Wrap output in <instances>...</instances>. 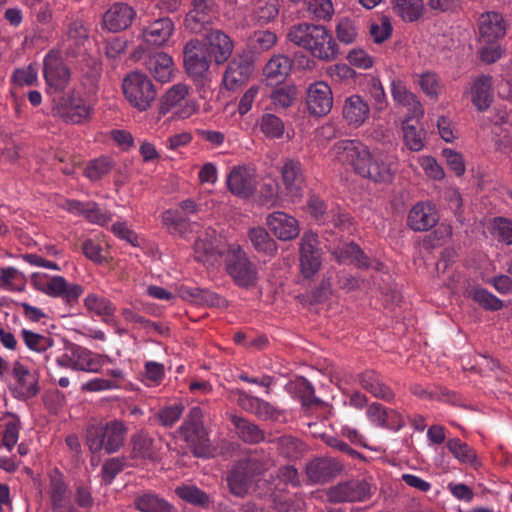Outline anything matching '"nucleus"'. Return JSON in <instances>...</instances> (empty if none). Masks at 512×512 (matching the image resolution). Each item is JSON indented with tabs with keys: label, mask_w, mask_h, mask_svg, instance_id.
I'll return each mask as SVG.
<instances>
[{
	"label": "nucleus",
	"mask_w": 512,
	"mask_h": 512,
	"mask_svg": "<svg viewBox=\"0 0 512 512\" xmlns=\"http://www.w3.org/2000/svg\"><path fill=\"white\" fill-rule=\"evenodd\" d=\"M210 55L217 64L225 63L233 53L234 43L220 30H211L205 35Z\"/></svg>",
	"instance_id": "7c9ffc66"
},
{
	"label": "nucleus",
	"mask_w": 512,
	"mask_h": 512,
	"mask_svg": "<svg viewBox=\"0 0 512 512\" xmlns=\"http://www.w3.org/2000/svg\"><path fill=\"white\" fill-rule=\"evenodd\" d=\"M468 297L485 310L498 311L503 307V301L484 288L471 289Z\"/></svg>",
	"instance_id": "864d4df0"
},
{
	"label": "nucleus",
	"mask_w": 512,
	"mask_h": 512,
	"mask_svg": "<svg viewBox=\"0 0 512 512\" xmlns=\"http://www.w3.org/2000/svg\"><path fill=\"white\" fill-rule=\"evenodd\" d=\"M96 103L73 88L59 99L52 110L66 123L83 124L91 120Z\"/></svg>",
	"instance_id": "39448f33"
},
{
	"label": "nucleus",
	"mask_w": 512,
	"mask_h": 512,
	"mask_svg": "<svg viewBox=\"0 0 512 512\" xmlns=\"http://www.w3.org/2000/svg\"><path fill=\"white\" fill-rule=\"evenodd\" d=\"M43 73L47 86L55 91H63L71 80L69 67L53 53L45 56Z\"/></svg>",
	"instance_id": "aec40b11"
},
{
	"label": "nucleus",
	"mask_w": 512,
	"mask_h": 512,
	"mask_svg": "<svg viewBox=\"0 0 512 512\" xmlns=\"http://www.w3.org/2000/svg\"><path fill=\"white\" fill-rule=\"evenodd\" d=\"M248 238L253 248L268 256H275L277 253V243L263 227H253L248 231Z\"/></svg>",
	"instance_id": "c03bdc74"
},
{
	"label": "nucleus",
	"mask_w": 512,
	"mask_h": 512,
	"mask_svg": "<svg viewBox=\"0 0 512 512\" xmlns=\"http://www.w3.org/2000/svg\"><path fill=\"white\" fill-rule=\"evenodd\" d=\"M391 95L395 103L407 109L406 121L420 119L424 115V108L416 95L399 79L391 82Z\"/></svg>",
	"instance_id": "bb28decb"
},
{
	"label": "nucleus",
	"mask_w": 512,
	"mask_h": 512,
	"mask_svg": "<svg viewBox=\"0 0 512 512\" xmlns=\"http://www.w3.org/2000/svg\"><path fill=\"white\" fill-rule=\"evenodd\" d=\"M183 62L187 74L195 81L203 79L210 67L206 51L198 39H191L185 44Z\"/></svg>",
	"instance_id": "2eb2a0df"
},
{
	"label": "nucleus",
	"mask_w": 512,
	"mask_h": 512,
	"mask_svg": "<svg viewBox=\"0 0 512 512\" xmlns=\"http://www.w3.org/2000/svg\"><path fill=\"white\" fill-rule=\"evenodd\" d=\"M21 335L25 345L32 351L41 353L46 351L53 345L50 337L35 333L33 331L23 329Z\"/></svg>",
	"instance_id": "680f3d73"
},
{
	"label": "nucleus",
	"mask_w": 512,
	"mask_h": 512,
	"mask_svg": "<svg viewBox=\"0 0 512 512\" xmlns=\"http://www.w3.org/2000/svg\"><path fill=\"white\" fill-rule=\"evenodd\" d=\"M291 391L301 401L303 407L322 406L324 402L315 396L312 384L304 377L295 379L290 385Z\"/></svg>",
	"instance_id": "49530a36"
},
{
	"label": "nucleus",
	"mask_w": 512,
	"mask_h": 512,
	"mask_svg": "<svg viewBox=\"0 0 512 512\" xmlns=\"http://www.w3.org/2000/svg\"><path fill=\"white\" fill-rule=\"evenodd\" d=\"M446 447L453 455V457L457 459L461 464L468 465L475 470L482 466L476 451L459 438L448 439L446 442Z\"/></svg>",
	"instance_id": "58836bf2"
},
{
	"label": "nucleus",
	"mask_w": 512,
	"mask_h": 512,
	"mask_svg": "<svg viewBox=\"0 0 512 512\" xmlns=\"http://www.w3.org/2000/svg\"><path fill=\"white\" fill-rule=\"evenodd\" d=\"M287 40L321 61H332L339 53L335 39L323 25L310 23L293 25L287 32Z\"/></svg>",
	"instance_id": "f03ea898"
},
{
	"label": "nucleus",
	"mask_w": 512,
	"mask_h": 512,
	"mask_svg": "<svg viewBox=\"0 0 512 512\" xmlns=\"http://www.w3.org/2000/svg\"><path fill=\"white\" fill-rule=\"evenodd\" d=\"M336 35L340 42L351 44L357 37V30L353 20L344 17L336 25Z\"/></svg>",
	"instance_id": "69168bd1"
},
{
	"label": "nucleus",
	"mask_w": 512,
	"mask_h": 512,
	"mask_svg": "<svg viewBox=\"0 0 512 512\" xmlns=\"http://www.w3.org/2000/svg\"><path fill=\"white\" fill-rule=\"evenodd\" d=\"M342 116L349 127H361L370 116V106L360 95L354 94L344 100Z\"/></svg>",
	"instance_id": "c85d7f7f"
},
{
	"label": "nucleus",
	"mask_w": 512,
	"mask_h": 512,
	"mask_svg": "<svg viewBox=\"0 0 512 512\" xmlns=\"http://www.w3.org/2000/svg\"><path fill=\"white\" fill-rule=\"evenodd\" d=\"M0 421L3 427L0 447H4L10 452L14 449L19 440L22 423L20 417L12 412L5 413Z\"/></svg>",
	"instance_id": "e433bc0d"
},
{
	"label": "nucleus",
	"mask_w": 512,
	"mask_h": 512,
	"mask_svg": "<svg viewBox=\"0 0 512 512\" xmlns=\"http://www.w3.org/2000/svg\"><path fill=\"white\" fill-rule=\"evenodd\" d=\"M298 96V89L296 85L286 83L274 88L270 94L271 101L276 108L291 107L296 101Z\"/></svg>",
	"instance_id": "8fccbe9b"
},
{
	"label": "nucleus",
	"mask_w": 512,
	"mask_h": 512,
	"mask_svg": "<svg viewBox=\"0 0 512 512\" xmlns=\"http://www.w3.org/2000/svg\"><path fill=\"white\" fill-rule=\"evenodd\" d=\"M12 396L20 401L34 398L40 391L39 375L19 361L13 363L11 381L8 385Z\"/></svg>",
	"instance_id": "9d476101"
},
{
	"label": "nucleus",
	"mask_w": 512,
	"mask_h": 512,
	"mask_svg": "<svg viewBox=\"0 0 512 512\" xmlns=\"http://www.w3.org/2000/svg\"><path fill=\"white\" fill-rule=\"evenodd\" d=\"M113 167L114 163L109 157H99L87 163L84 175L91 181H98L107 175Z\"/></svg>",
	"instance_id": "5fc2aeb1"
},
{
	"label": "nucleus",
	"mask_w": 512,
	"mask_h": 512,
	"mask_svg": "<svg viewBox=\"0 0 512 512\" xmlns=\"http://www.w3.org/2000/svg\"><path fill=\"white\" fill-rule=\"evenodd\" d=\"M261 132L270 139L280 138L284 133L282 120L274 114L266 113L259 121Z\"/></svg>",
	"instance_id": "13d9d810"
},
{
	"label": "nucleus",
	"mask_w": 512,
	"mask_h": 512,
	"mask_svg": "<svg viewBox=\"0 0 512 512\" xmlns=\"http://www.w3.org/2000/svg\"><path fill=\"white\" fill-rule=\"evenodd\" d=\"M189 87L186 84L178 83L170 87L161 97L159 102V113L166 115L173 111L177 119H188L199 109L197 101L189 98Z\"/></svg>",
	"instance_id": "6e6552de"
},
{
	"label": "nucleus",
	"mask_w": 512,
	"mask_h": 512,
	"mask_svg": "<svg viewBox=\"0 0 512 512\" xmlns=\"http://www.w3.org/2000/svg\"><path fill=\"white\" fill-rule=\"evenodd\" d=\"M145 65L157 81L161 83L171 81L174 71V62L169 54L162 51L155 52L147 57Z\"/></svg>",
	"instance_id": "2f4dec72"
},
{
	"label": "nucleus",
	"mask_w": 512,
	"mask_h": 512,
	"mask_svg": "<svg viewBox=\"0 0 512 512\" xmlns=\"http://www.w3.org/2000/svg\"><path fill=\"white\" fill-rule=\"evenodd\" d=\"M394 12L405 22L417 21L423 14L422 0H391Z\"/></svg>",
	"instance_id": "de8ad7c7"
},
{
	"label": "nucleus",
	"mask_w": 512,
	"mask_h": 512,
	"mask_svg": "<svg viewBox=\"0 0 512 512\" xmlns=\"http://www.w3.org/2000/svg\"><path fill=\"white\" fill-rule=\"evenodd\" d=\"M216 15L213 0H193L192 8L185 16L184 26L193 34H201L213 24Z\"/></svg>",
	"instance_id": "ddd939ff"
},
{
	"label": "nucleus",
	"mask_w": 512,
	"mask_h": 512,
	"mask_svg": "<svg viewBox=\"0 0 512 512\" xmlns=\"http://www.w3.org/2000/svg\"><path fill=\"white\" fill-rule=\"evenodd\" d=\"M371 496V485L363 478H353L342 481L327 491L331 503L361 502Z\"/></svg>",
	"instance_id": "f8f14e48"
},
{
	"label": "nucleus",
	"mask_w": 512,
	"mask_h": 512,
	"mask_svg": "<svg viewBox=\"0 0 512 512\" xmlns=\"http://www.w3.org/2000/svg\"><path fill=\"white\" fill-rule=\"evenodd\" d=\"M133 508L138 512H178L177 508L153 490H141L133 497Z\"/></svg>",
	"instance_id": "cd10ccee"
},
{
	"label": "nucleus",
	"mask_w": 512,
	"mask_h": 512,
	"mask_svg": "<svg viewBox=\"0 0 512 512\" xmlns=\"http://www.w3.org/2000/svg\"><path fill=\"white\" fill-rule=\"evenodd\" d=\"M225 269L234 283L242 288L255 286L258 281L256 266L238 244H230L225 255Z\"/></svg>",
	"instance_id": "0eeeda50"
},
{
	"label": "nucleus",
	"mask_w": 512,
	"mask_h": 512,
	"mask_svg": "<svg viewBox=\"0 0 512 512\" xmlns=\"http://www.w3.org/2000/svg\"><path fill=\"white\" fill-rule=\"evenodd\" d=\"M439 220L436 207L431 202H418L408 212L407 226L415 232H425Z\"/></svg>",
	"instance_id": "5701e85b"
},
{
	"label": "nucleus",
	"mask_w": 512,
	"mask_h": 512,
	"mask_svg": "<svg viewBox=\"0 0 512 512\" xmlns=\"http://www.w3.org/2000/svg\"><path fill=\"white\" fill-rule=\"evenodd\" d=\"M202 419V409L199 406H194L189 410L183 423L176 431L196 455H198V449L205 447L208 442Z\"/></svg>",
	"instance_id": "9b49d317"
},
{
	"label": "nucleus",
	"mask_w": 512,
	"mask_h": 512,
	"mask_svg": "<svg viewBox=\"0 0 512 512\" xmlns=\"http://www.w3.org/2000/svg\"><path fill=\"white\" fill-rule=\"evenodd\" d=\"M257 174L254 168L245 165L234 166L227 175L228 190L240 198H249L257 188Z\"/></svg>",
	"instance_id": "4468645a"
},
{
	"label": "nucleus",
	"mask_w": 512,
	"mask_h": 512,
	"mask_svg": "<svg viewBox=\"0 0 512 512\" xmlns=\"http://www.w3.org/2000/svg\"><path fill=\"white\" fill-rule=\"evenodd\" d=\"M317 243V234L308 231L302 235L299 248L300 269L306 279L312 278L321 267V256Z\"/></svg>",
	"instance_id": "f3484780"
},
{
	"label": "nucleus",
	"mask_w": 512,
	"mask_h": 512,
	"mask_svg": "<svg viewBox=\"0 0 512 512\" xmlns=\"http://www.w3.org/2000/svg\"><path fill=\"white\" fill-rule=\"evenodd\" d=\"M280 174L286 195L292 201L300 199L305 186V175L301 162L296 159H286L280 169Z\"/></svg>",
	"instance_id": "a211bd4d"
},
{
	"label": "nucleus",
	"mask_w": 512,
	"mask_h": 512,
	"mask_svg": "<svg viewBox=\"0 0 512 512\" xmlns=\"http://www.w3.org/2000/svg\"><path fill=\"white\" fill-rule=\"evenodd\" d=\"M294 62L284 54H275L266 63L263 74L267 79L274 80L276 83L282 82L292 71Z\"/></svg>",
	"instance_id": "4c0bfd02"
},
{
	"label": "nucleus",
	"mask_w": 512,
	"mask_h": 512,
	"mask_svg": "<svg viewBox=\"0 0 512 512\" xmlns=\"http://www.w3.org/2000/svg\"><path fill=\"white\" fill-rule=\"evenodd\" d=\"M89 31L85 23L76 19L72 21L67 29L65 40V53L68 56H77L81 53V49L88 42Z\"/></svg>",
	"instance_id": "72a5a7b5"
},
{
	"label": "nucleus",
	"mask_w": 512,
	"mask_h": 512,
	"mask_svg": "<svg viewBox=\"0 0 512 512\" xmlns=\"http://www.w3.org/2000/svg\"><path fill=\"white\" fill-rule=\"evenodd\" d=\"M278 13V0H256L252 10V19L259 25H265L273 21Z\"/></svg>",
	"instance_id": "09e8293b"
},
{
	"label": "nucleus",
	"mask_w": 512,
	"mask_h": 512,
	"mask_svg": "<svg viewBox=\"0 0 512 512\" xmlns=\"http://www.w3.org/2000/svg\"><path fill=\"white\" fill-rule=\"evenodd\" d=\"M268 467L269 461L260 458L256 453L238 460L227 477L230 492L243 497L248 492L253 478L263 474Z\"/></svg>",
	"instance_id": "20e7f679"
},
{
	"label": "nucleus",
	"mask_w": 512,
	"mask_h": 512,
	"mask_svg": "<svg viewBox=\"0 0 512 512\" xmlns=\"http://www.w3.org/2000/svg\"><path fill=\"white\" fill-rule=\"evenodd\" d=\"M307 11L318 20H326L333 14V5L330 0H307Z\"/></svg>",
	"instance_id": "338daca9"
},
{
	"label": "nucleus",
	"mask_w": 512,
	"mask_h": 512,
	"mask_svg": "<svg viewBox=\"0 0 512 512\" xmlns=\"http://www.w3.org/2000/svg\"><path fill=\"white\" fill-rule=\"evenodd\" d=\"M230 420L235 427L237 435L245 443L258 444L265 440L263 430L255 423L237 415H231Z\"/></svg>",
	"instance_id": "a19ab883"
},
{
	"label": "nucleus",
	"mask_w": 512,
	"mask_h": 512,
	"mask_svg": "<svg viewBox=\"0 0 512 512\" xmlns=\"http://www.w3.org/2000/svg\"><path fill=\"white\" fill-rule=\"evenodd\" d=\"M101 75L100 64L96 61H92L89 65L88 70L84 71L80 77L79 84L74 88L81 91V94L86 96L88 99L97 102L98 90H99V79Z\"/></svg>",
	"instance_id": "ea45409f"
},
{
	"label": "nucleus",
	"mask_w": 512,
	"mask_h": 512,
	"mask_svg": "<svg viewBox=\"0 0 512 512\" xmlns=\"http://www.w3.org/2000/svg\"><path fill=\"white\" fill-rule=\"evenodd\" d=\"M403 137L405 145L411 150L418 152L424 147V131L423 129H417L413 124H409L406 119L402 125Z\"/></svg>",
	"instance_id": "bf43d9fd"
},
{
	"label": "nucleus",
	"mask_w": 512,
	"mask_h": 512,
	"mask_svg": "<svg viewBox=\"0 0 512 512\" xmlns=\"http://www.w3.org/2000/svg\"><path fill=\"white\" fill-rule=\"evenodd\" d=\"M493 230L499 240L512 245V220L503 217L495 218Z\"/></svg>",
	"instance_id": "774afa93"
},
{
	"label": "nucleus",
	"mask_w": 512,
	"mask_h": 512,
	"mask_svg": "<svg viewBox=\"0 0 512 512\" xmlns=\"http://www.w3.org/2000/svg\"><path fill=\"white\" fill-rule=\"evenodd\" d=\"M273 442L276 444L279 454L287 459H299L307 451V445L292 435L280 436Z\"/></svg>",
	"instance_id": "a18cd8bd"
},
{
	"label": "nucleus",
	"mask_w": 512,
	"mask_h": 512,
	"mask_svg": "<svg viewBox=\"0 0 512 512\" xmlns=\"http://www.w3.org/2000/svg\"><path fill=\"white\" fill-rule=\"evenodd\" d=\"M161 221L163 225L172 234H179L184 236L190 230L191 224L186 218L181 216L178 210L169 209L161 214Z\"/></svg>",
	"instance_id": "603ef678"
},
{
	"label": "nucleus",
	"mask_w": 512,
	"mask_h": 512,
	"mask_svg": "<svg viewBox=\"0 0 512 512\" xmlns=\"http://www.w3.org/2000/svg\"><path fill=\"white\" fill-rule=\"evenodd\" d=\"M71 357H73L74 370L77 371L99 373L103 366L101 355L78 345H71Z\"/></svg>",
	"instance_id": "f704fd0d"
},
{
	"label": "nucleus",
	"mask_w": 512,
	"mask_h": 512,
	"mask_svg": "<svg viewBox=\"0 0 512 512\" xmlns=\"http://www.w3.org/2000/svg\"><path fill=\"white\" fill-rule=\"evenodd\" d=\"M392 24L388 16H381L370 24V35L377 44L383 43L392 35Z\"/></svg>",
	"instance_id": "052dcab7"
},
{
	"label": "nucleus",
	"mask_w": 512,
	"mask_h": 512,
	"mask_svg": "<svg viewBox=\"0 0 512 512\" xmlns=\"http://www.w3.org/2000/svg\"><path fill=\"white\" fill-rule=\"evenodd\" d=\"M32 278L37 290L50 297H60L67 303L77 301L83 293L82 286L76 283H68L62 276L48 277L46 274L33 273Z\"/></svg>",
	"instance_id": "1a4fd4ad"
},
{
	"label": "nucleus",
	"mask_w": 512,
	"mask_h": 512,
	"mask_svg": "<svg viewBox=\"0 0 512 512\" xmlns=\"http://www.w3.org/2000/svg\"><path fill=\"white\" fill-rule=\"evenodd\" d=\"M128 433L126 424L119 419L91 423L85 432V443L93 454L102 450L112 454L121 449Z\"/></svg>",
	"instance_id": "7ed1b4c3"
},
{
	"label": "nucleus",
	"mask_w": 512,
	"mask_h": 512,
	"mask_svg": "<svg viewBox=\"0 0 512 512\" xmlns=\"http://www.w3.org/2000/svg\"><path fill=\"white\" fill-rule=\"evenodd\" d=\"M175 494L183 501L202 509H208L212 504L210 495L193 484L177 486Z\"/></svg>",
	"instance_id": "37998d69"
},
{
	"label": "nucleus",
	"mask_w": 512,
	"mask_h": 512,
	"mask_svg": "<svg viewBox=\"0 0 512 512\" xmlns=\"http://www.w3.org/2000/svg\"><path fill=\"white\" fill-rule=\"evenodd\" d=\"M306 104L311 115L326 116L333 107V94L330 86L323 81L310 84L307 90Z\"/></svg>",
	"instance_id": "6ab92c4d"
},
{
	"label": "nucleus",
	"mask_w": 512,
	"mask_h": 512,
	"mask_svg": "<svg viewBox=\"0 0 512 512\" xmlns=\"http://www.w3.org/2000/svg\"><path fill=\"white\" fill-rule=\"evenodd\" d=\"M253 71L254 65L250 59L236 57L226 67L222 83L227 90H236L250 79Z\"/></svg>",
	"instance_id": "393cba45"
},
{
	"label": "nucleus",
	"mask_w": 512,
	"mask_h": 512,
	"mask_svg": "<svg viewBox=\"0 0 512 512\" xmlns=\"http://www.w3.org/2000/svg\"><path fill=\"white\" fill-rule=\"evenodd\" d=\"M334 160L349 165L354 172L363 178L378 183H389L393 180L395 169L392 160L382 152H371L358 140H340L330 150Z\"/></svg>",
	"instance_id": "f257e3e1"
},
{
	"label": "nucleus",
	"mask_w": 512,
	"mask_h": 512,
	"mask_svg": "<svg viewBox=\"0 0 512 512\" xmlns=\"http://www.w3.org/2000/svg\"><path fill=\"white\" fill-rule=\"evenodd\" d=\"M479 41L485 44L496 43L506 35L507 24L503 16L495 11L482 13L478 18Z\"/></svg>",
	"instance_id": "4be33fe9"
},
{
	"label": "nucleus",
	"mask_w": 512,
	"mask_h": 512,
	"mask_svg": "<svg viewBox=\"0 0 512 512\" xmlns=\"http://www.w3.org/2000/svg\"><path fill=\"white\" fill-rule=\"evenodd\" d=\"M127 465L125 456H117L106 460L102 466L101 474L105 483L110 484Z\"/></svg>",
	"instance_id": "e2e57ef3"
},
{
	"label": "nucleus",
	"mask_w": 512,
	"mask_h": 512,
	"mask_svg": "<svg viewBox=\"0 0 512 512\" xmlns=\"http://www.w3.org/2000/svg\"><path fill=\"white\" fill-rule=\"evenodd\" d=\"M410 391L421 399L436 400L450 404L457 403L455 392L443 386L424 387L421 384L415 383L410 386Z\"/></svg>",
	"instance_id": "79ce46f5"
},
{
	"label": "nucleus",
	"mask_w": 512,
	"mask_h": 512,
	"mask_svg": "<svg viewBox=\"0 0 512 512\" xmlns=\"http://www.w3.org/2000/svg\"><path fill=\"white\" fill-rule=\"evenodd\" d=\"M194 251L198 261L204 262L207 257L217 253L216 232L208 230L206 237H199L194 243Z\"/></svg>",
	"instance_id": "6e6d98bb"
},
{
	"label": "nucleus",
	"mask_w": 512,
	"mask_h": 512,
	"mask_svg": "<svg viewBox=\"0 0 512 512\" xmlns=\"http://www.w3.org/2000/svg\"><path fill=\"white\" fill-rule=\"evenodd\" d=\"M184 410L185 406L181 402H177L159 409L155 418L161 426L170 428L179 421Z\"/></svg>",
	"instance_id": "4d7b16f0"
},
{
	"label": "nucleus",
	"mask_w": 512,
	"mask_h": 512,
	"mask_svg": "<svg viewBox=\"0 0 512 512\" xmlns=\"http://www.w3.org/2000/svg\"><path fill=\"white\" fill-rule=\"evenodd\" d=\"M122 90L128 103L139 112L148 110L157 95L151 79L140 71H132L124 77Z\"/></svg>",
	"instance_id": "423d86ee"
},
{
	"label": "nucleus",
	"mask_w": 512,
	"mask_h": 512,
	"mask_svg": "<svg viewBox=\"0 0 512 512\" xmlns=\"http://www.w3.org/2000/svg\"><path fill=\"white\" fill-rule=\"evenodd\" d=\"M359 382L363 389L374 397L390 402L394 399L392 389L383 383L380 376L373 370H367L359 375Z\"/></svg>",
	"instance_id": "c9c22d12"
},
{
	"label": "nucleus",
	"mask_w": 512,
	"mask_h": 512,
	"mask_svg": "<svg viewBox=\"0 0 512 512\" xmlns=\"http://www.w3.org/2000/svg\"><path fill=\"white\" fill-rule=\"evenodd\" d=\"M344 470V464L337 458L328 456L316 457L310 460L305 467V473L312 484H324Z\"/></svg>",
	"instance_id": "dca6fc26"
},
{
	"label": "nucleus",
	"mask_w": 512,
	"mask_h": 512,
	"mask_svg": "<svg viewBox=\"0 0 512 512\" xmlns=\"http://www.w3.org/2000/svg\"><path fill=\"white\" fill-rule=\"evenodd\" d=\"M136 16L135 10L126 3H114L102 17V28L117 33L131 26Z\"/></svg>",
	"instance_id": "b1692460"
},
{
	"label": "nucleus",
	"mask_w": 512,
	"mask_h": 512,
	"mask_svg": "<svg viewBox=\"0 0 512 512\" xmlns=\"http://www.w3.org/2000/svg\"><path fill=\"white\" fill-rule=\"evenodd\" d=\"M493 81L489 75H480L471 86V101L479 111L487 110L493 101Z\"/></svg>",
	"instance_id": "473e14b6"
},
{
	"label": "nucleus",
	"mask_w": 512,
	"mask_h": 512,
	"mask_svg": "<svg viewBox=\"0 0 512 512\" xmlns=\"http://www.w3.org/2000/svg\"><path fill=\"white\" fill-rule=\"evenodd\" d=\"M269 230L281 241H290L298 237L300 228L298 221L291 215L275 211L266 217Z\"/></svg>",
	"instance_id": "a878e982"
},
{
	"label": "nucleus",
	"mask_w": 512,
	"mask_h": 512,
	"mask_svg": "<svg viewBox=\"0 0 512 512\" xmlns=\"http://www.w3.org/2000/svg\"><path fill=\"white\" fill-rule=\"evenodd\" d=\"M52 509L58 511L65 506L67 498V487L61 478H52L49 490Z\"/></svg>",
	"instance_id": "0e129e2a"
},
{
	"label": "nucleus",
	"mask_w": 512,
	"mask_h": 512,
	"mask_svg": "<svg viewBox=\"0 0 512 512\" xmlns=\"http://www.w3.org/2000/svg\"><path fill=\"white\" fill-rule=\"evenodd\" d=\"M130 457L136 460L156 462L160 460L158 443L146 432L140 431L131 437Z\"/></svg>",
	"instance_id": "c756f323"
},
{
	"label": "nucleus",
	"mask_w": 512,
	"mask_h": 512,
	"mask_svg": "<svg viewBox=\"0 0 512 512\" xmlns=\"http://www.w3.org/2000/svg\"><path fill=\"white\" fill-rule=\"evenodd\" d=\"M84 306L86 309L98 316H113L116 307L115 305L106 297L90 293L84 299Z\"/></svg>",
	"instance_id": "3c124183"
},
{
	"label": "nucleus",
	"mask_w": 512,
	"mask_h": 512,
	"mask_svg": "<svg viewBox=\"0 0 512 512\" xmlns=\"http://www.w3.org/2000/svg\"><path fill=\"white\" fill-rule=\"evenodd\" d=\"M175 31V24L169 17L154 20L143 27L139 38L147 47L165 46Z\"/></svg>",
	"instance_id": "412c9836"
}]
</instances>
